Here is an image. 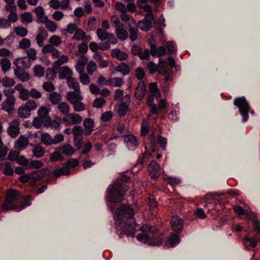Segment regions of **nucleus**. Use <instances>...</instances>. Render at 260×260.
<instances>
[{
	"label": "nucleus",
	"mask_w": 260,
	"mask_h": 260,
	"mask_svg": "<svg viewBox=\"0 0 260 260\" xmlns=\"http://www.w3.org/2000/svg\"><path fill=\"white\" fill-rule=\"evenodd\" d=\"M72 70L68 67L63 66L61 68L60 71L59 73V78L67 80L68 77H72Z\"/></svg>",
	"instance_id": "18"
},
{
	"label": "nucleus",
	"mask_w": 260,
	"mask_h": 260,
	"mask_svg": "<svg viewBox=\"0 0 260 260\" xmlns=\"http://www.w3.org/2000/svg\"><path fill=\"white\" fill-rule=\"evenodd\" d=\"M136 76L138 80H141L144 77L145 73L143 69L141 67H139L135 71Z\"/></svg>",
	"instance_id": "60"
},
{
	"label": "nucleus",
	"mask_w": 260,
	"mask_h": 260,
	"mask_svg": "<svg viewBox=\"0 0 260 260\" xmlns=\"http://www.w3.org/2000/svg\"><path fill=\"white\" fill-rule=\"evenodd\" d=\"M67 81L69 83V86L73 88L76 91H80V86L78 82H76L75 79L72 77H68Z\"/></svg>",
	"instance_id": "31"
},
{
	"label": "nucleus",
	"mask_w": 260,
	"mask_h": 260,
	"mask_svg": "<svg viewBox=\"0 0 260 260\" xmlns=\"http://www.w3.org/2000/svg\"><path fill=\"white\" fill-rule=\"evenodd\" d=\"M25 108L30 112L31 111L34 110L37 107L36 102L34 100H28L23 106Z\"/></svg>",
	"instance_id": "32"
},
{
	"label": "nucleus",
	"mask_w": 260,
	"mask_h": 260,
	"mask_svg": "<svg viewBox=\"0 0 260 260\" xmlns=\"http://www.w3.org/2000/svg\"><path fill=\"white\" fill-rule=\"evenodd\" d=\"M18 115L20 118H27L30 116V113L22 106L20 107L18 110Z\"/></svg>",
	"instance_id": "34"
},
{
	"label": "nucleus",
	"mask_w": 260,
	"mask_h": 260,
	"mask_svg": "<svg viewBox=\"0 0 260 260\" xmlns=\"http://www.w3.org/2000/svg\"><path fill=\"white\" fill-rule=\"evenodd\" d=\"M44 89L48 92H52L55 89V86L51 82H44L43 84Z\"/></svg>",
	"instance_id": "59"
},
{
	"label": "nucleus",
	"mask_w": 260,
	"mask_h": 260,
	"mask_svg": "<svg viewBox=\"0 0 260 260\" xmlns=\"http://www.w3.org/2000/svg\"><path fill=\"white\" fill-rule=\"evenodd\" d=\"M49 158L51 162L58 160L62 161L64 159L63 156L61 155L60 150H57V147L55 149V151L50 154Z\"/></svg>",
	"instance_id": "20"
},
{
	"label": "nucleus",
	"mask_w": 260,
	"mask_h": 260,
	"mask_svg": "<svg viewBox=\"0 0 260 260\" xmlns=\"http://www.w3.org/2000/svg\"><path fill=\"white\" fill-rule=\"evenodd\" d=\"M150 50H149L148 49H146L144 50L143 52H142V51L141 52L139 57L141 60H149L150 59Z\"/></svg>",
	"instance_id": "46"
},
{
	"label": "nucleus",
	"mask_w": 260,
	"mask_h": 260,
	"mask_svg": "<svg viewBox=\"0 0 260 260\" xmlns=\"http://www.w3.org/2000/svg\"><path fill=\"white\" fill-rule=\"evenodd\" d=\"M149 44L150 47L151 53L154 57H161L166 54V48L164 46H160L158 48L155 44L151 43V41H149Z\"/></svg>",
	"instance_id": "9"
},
{
	"label": "nucleus",
	"mask_w": 260,
	"mask_h": 260,
	"mask_svg": "<svg viewBox=\"0 0 260 260\" xmlns=\"http://www.w3.org/2000/svg\"><path fill=\"white\" fill-rule=\"evenodd\" d=\"M62 64L59 59L55 61L53 63L52 69L48 68L47 70V74L50 73L52 75V77H55L56 76V70Z\"/></svg>",
	"instance_id": "23"
},
{
	"label": "nucleus",
	"mask_w": 260,
	"mask_h": 260,
	"mask_svg": "<svg viewBox=\"0 0 260 260\" xmlns=\"http://www.w3.org/2000/svg\"><path fill=\"white\" fill-rule=\"evenodd\" d=\"M21 21L22 23H30L32 21V17L30 12H24L21 15Z\"/></svg>",
	"instance_id": "43"
},
{
	"label": "nucleus",
	"mask_w": 260,
	"mask_h": 260,
	"mask_svg": "<svg viewBox=\"0 0 260 260\" xmlns=\"http://www.w3.org/2000/svg\"><path fill=\"white\" fill-rule=\"evenodd\" d=\"M115 70L116 71L122 73L123 75H128L130 71L129 67L125 62H123L117 66Z\"/></svg>",
	"instance_id": "19"
},
{
	"label": "nucleus",
	"mask_w": 260,
	"mask_h": 260,
	"mask_svg": "<svg viewBox=\"0 0 260 260\" xmlns=\"http://www.w3.org/2000/svg\"><path fill=\"white\" fill-rule=\"evenodd\" d=\"M30 41L26 38H23L19 43V47L22 49H28L30 46Z\"/></svg>",
	"instance_id": "47"
},
{
	"label": "nucleus",
	"mask_w": 260,
	"mask_h": 260,
	"mask_svg": "<svg viewBox=\"0 0 260 260\" xmlns=\"http://www.w3.org/2000/svg\"><path fill=\"white\" fill-rule=\"evenodd\" d=\"M129 104L127 102H121L119 104L118 112L121 116H124L126 111L128 110Z\"/></svg>",
	"instance_id": "39"
},
{
	"label": "nucleus",
	"mask_w": 260,
	"mask_h": 260,
	"mask_svg": "<svg viewBox=\"0 0 260 260\" xmlns=\"http://www.w3.org/2000/svg\"><path fill=\"white\" fill-rule=\"evenodd\" d=\"M50 111V108H47L44 106H41L38 111V116L41 118H44L49 116V113Z\"/></svg>",
	"instance_id": "30"
},
{
	"label": "nucleus",
	"mask_w": 260,
	"mask_h": 260,
	"mask_svg": "<svg viewBox=\"0 0 260 260\" xmlns=\"http://www.w3.org/2000/svg\"><path fill=\"white\" fill-rule=\"evenodd\" d=\"M106 103L105 100L101 98H96L93 103V106L97 108H101Z\"/></svg>",
	"instance_id": "53"
},
{
	"label": "nucleus",
	"mask_w": 260,
	"mask_h": 260,
	"mask_svg": "<svg viewBox=\"0 0 260 260\" xmlns=\"http://www.w3.org/2000/svg\"><path fill=\"white\" fill-rule=\"evenodd\" d=\"M73 142L74 146L76 147L77 150H79L82 147L83 144V137H74L73 138Z\"/></svg>",
	"instance_id": "48"
},
{
	"label": "nucleus",
	"mask_w": 260,
	"mask_h": 260,
	"mask_svg": "<svg viewBox=\"0 0 260 260\" xmlns=\"http://www.w3.org/2000/svg\"><path fill=\"white\" fill-rule=\"evenodd\" d=\"M8 134L12 138H16L20 133L19 127H12L9 129V126L7 128Z\"/></svg>",
	"instance_id": "45"
},
{
	"label": "nucleus",
	"mask_w": 260,
	"mask_h": 260,
	"mask_svg": "<svg viewBox=\"0 0 260 260\" xmlns=\"http://www.w3.org/2000/svg\"><path fill=\"white\" fill-rule=\"evenodd\" d=\"M139 26L142 31H148L153 27V22L147 19H144L139 21Z\"/></svg>",
	"instance_id": "13"
},
{
	"label": "nucleus",
	"mask_w": 260,
	"mask_h": 260,
	"mask_svg": "<svg viewBox=\"0 0 260 260\" xmlns=\"http://www.w3.org/2000/svg\"><path fill=\"white\" fill-rule=\"evenodd\" d=\"M129 31V39L133 41H135L138 38V29L128 24Z\"/></svg>",
	"instance_id": "36"
},
{
	"label": "nucleus",
	"mask_w": 260,
	"mask_h": 260,
	"mask_svg": "<svg viewBox=\"0 0 260 260\" xmlns=\"http://www.w3.org/2000/svg\"><path fill=\"white\" fill-rule=\"evenodd\" d=\"M234 105L237 106L240 114L242 116V121L245 122L249 118L248 113L250 112V105L244 96L238 98L234 100ZM252 114H254V111H250Z\"/></svg>",
	"instance_id": "3"
},
{
	"label": "nucleus",
	"mask_w": 260,
	"mask_h": 260,
	"mask_svg": "<svg viewBox=\"0 0 260 260\" xmlns=\"http://www.w3.org/2000/svg\"><path fill=\"white\" fill-rule=\"evenodd\" d=\"M19 94V98L24 101L28 100L29 98V91L25 88L21 91Z\"/></svg>",
	"instance_id": "63"
},
{
	"label": "nucleus",
	"mask_w": 260,
	"mask_h": 260,
	"mask_svg": "<svg viewBox=\"0 0 260 260\" xmlns=\"http://www.w3.org/2000/svg\"><path fill=\"white\" fill-rule=\"evenodd\" d=\"M72 133L74 137H83L84 129L81 126L75 125L72 129Z\"/></svg>",
	"instance_id": "27"
},
{
	"label": "nucleus",
	"mask_w": 260,
	"mask_h": 260,
	"mask_svg": "<svg viewBox=\"0 0 260 260\" xmlns=\"http://www.w3.org/2000/svg\"><path fill=\"white\" fill-rule=\"evenodd\" d=\"M258 243L257 239L250 235H247L243 238V243L245 248L248 250L250 248H255Z\"/></svg>",
	"instance_id": "8"
},
{
	"label": "nucleus",
	"mask_w": 260,
	"mask_h": 260,
	"mask_svg": "<svg viewBox=\"0 0 260 260\" xmlns=\"http://www.w3.org/2000/svg\"><path fill=\"white\" fill-rule=\"evenodd\" d=\"M166 46L170 53H174L177 51L176 44L173 41H168L167 43Z\"/></svg>",
	"instance_id": "51"
},
{
	"label": "nucleus",
	"mask_w": 260,
	"mask_h": 260,
	"mask_svg": "<svg viewBox=\"0 0 260 260\" xmlns=\"http://www.w3.org/2000/svg\"><path fill=\"white\" fill-rule=\"evenodd\" d=\"M15 65L17 68L14 70V74L16 77L22 82L27 81L30 78V76L27 72L18 66L17 61H15Z\"/></svg>",
	"instance_id": "7"
},
{
	"label": "nucleus",
	"mask_w": 260,
	"mask_h": 260,
	"mask_svg": "<svg viewBox=\"0 0 260 260\" xmlns=\"http://www.w3.org/2000/svg\"><path fill=\"white\" fill-rule=\"evenodd\" d=\"M68 117L71 120V124H80L83 120L82 117L78 114L70 113L68 114Z\"/></svg>",
	"instance_id": "24"
},
{
	"label": "nucleus",
	"mask_w": 260,
	"mask_h": 260,
	"mask_svg": "<svg viewBox=\"0 0 260 260\" xmlns=\"http://www.w3.org/2000/svg\"><path fill=\"white\" fill-rule=\"evenodd\" d=\"M41 141L44 144L48 146L53 144V140L51 136L47 133L42 134Z\"/></svg>",
	"instance_id": "25"
},
{
	"label": "nucleus",
	"mask_w": 260,
	"mask_h": 260,
	"mask_svg": "<svg viewBox=\"0 0 260 260\" xmlns=\"http://www.w3.org/2000/svg\"><path fill=\"white\" fill-rule=\"evenodd\" d=\"M84 36H85V32L82 29L78 28L75 32L73 39L79 41L82 39Z\"/></svg>",
	"instance_id": "54"
},
{
	"label": "nucleus",
	"mask_w": 260,
	"mask_h": 260,
	"mask_svg": "<svg viewBox=\"0 0 260 260\" xmlns=\"http://www.w3.org/2000/svg\"><path fill=\"white\" fill-rule=\"evenodd\" d=\"M111 55L113 57L116 58L120 61L125 60L128 57V55L125 52L121 51L119 49L112 50Z\"/></svg>",
	"instance_id": "15"
},
{
	"label": "nucleus",
	"mask_w": 260,
	"mask_h": 260,
	"mask_svg": "<svg viewBox=\"0 0 260 260\" xmlns=\"http://www.w3.org/2000/svg\"><path fill=\"white\" fill-rule=\"evenodd\" d=\"M112 117V112L111 111H107L102 114L101 119L103 122H107L110 121Z\"/></svg>",
	"instance_id": "55"
},
{
	"label": "nucleus",
	"mask_w": 260,
	"mask_h": 260,
	"mask_svg": "<svg viewBox=\"0 0 260 260\" xmlns=\"http://www.w3.org/2000/svg\"><path fill=\"white\" fill-rule=\"evenodd\" d=\"M34 155L37 158L42 157L44 154V149L40 146H37L32 149Z\"/></svg>",
	"instance_id": "40"
},
{
	"label": "nucleus",
	"mask_w": 260,
	"mask_h": 260,
	"mask_svg": "<svg viewBox=\"0 0 260 260\" xmlns=\"http://www.w3.org/2000/svg\"><path fill=\"white\" fill-rule=\"evenodd\" d=\"M148 170L151 179L156 180L160 175V167L159 165L155 160L150 162L148 166Z\"/></svg>",
	"instance_id": "4"
},
{
	"label": "nucleus",
	"mask_w": 260,
	"mask_h": 260,
	"mask_svg": "<svg viewBox=\"0 0 260 260\" xmlns=\"http://www.w3.org/2000/svg\"><path fill=\"white\" fill-rule=\"evenodd\" d=\"M1 65L4 73H6L10 68L11 63L8 58L5 57L1 59Z\"/></svg>",
	"instance_id": "28"
},
{
	"label": "nucleus",
	"mask_w": 260,
	"mask_h": 260,
	"mask_svg": "<svg viewBox=\"0 0 260 260\" xmlns=\"http://www.w3.org/2000/svg\"><path fill=\"white\" fill-rule=\"evenodd\" d=\"M42 118L38 117L34 118L31 125L34 126L36 129L40 128L43 125Z\"/></svg>",
	"instance_id": "49"
},
{
	"label": "nucleus",
	"mask_w": 260,
	"mask_h": 260,
	"mask_svg": "<svg viewBox=\"0 0 260 260\" xmlns=\"http://www.w3.org/2000/svg\"><path fill=\"white\" fill-rule=\"evenodd\" d=\"M49 42L55 46H58L61 44L60 38L56 35L51 37L49 39Z\"/></svg>",
	"instance_id": "62"
},
{
	"label": "nucleus",
	"mask_w": 260,
	"mask_h": 260,
	"mask_svg": "<svg viewBox=\"0 0 260 260\" xmlns=\"http://www.w3.org/2000/svg\"><path fill=\"white\" fill-rule=\"evenodd\" d=\"M34 72L36 76L38 77H41L44 75L45 70L41 66L36 65L34 68Z\"/></svg>",
	"instance_id": "41"
},
{
	"label": "nucleus",
	"mask_w": 260,
	"mask_h": 260,
	"mask_svg": "<svg viewBox=\"0 0 260 260\" xmlns=\"http://www.w3.org/2000/svg\"><path fill=\"white\" fill-rule=\"evenodd\" d=\"M14 31L17 36L21 37H25L28 33L27 29L26 28L21 26L16 27L14 29Z\"/></svg>",
	"instance_id": "42"
},
{
	"label": "nucleus",
	"mask_w": 260,
	"mask_h": 260,
	"mask_svg": "<svg viewBox=\"0 0 260 260\" xmlns=\"http://www.w3.org/2000/svg\"><path fill=\"white\" fill-rule=\"evenodd\" d=\"M21 198V194L19 191L14 189H10L6 196L5 203H3L2 207L4 211L15 210L19 212L26 207L31 205V196H27L23 199L21 204L19 206L14 203Z\"/></svg>",
	"instance_id": "2"
},
{
	"label": "nucleus",
	"mask_w": 260,
	"mask_h": 260,
	"mask_svg": "<svg viewBox=\"0 0 260 260\" xmlns=\"http://www.w3.org/2000/svg\"><path fill=\"white\" fill-rule=\"evenodd\" d=\"M58 110L63 115L68 116L70 112V107L68 103L64 102H60L57 107Z\"/></svg>",
	"instance_id": "21"
},
{
	"label": "nucleus",
	"mask_w": 260,
	"mask_h": 260,
	"mask_svg": "<svg viewBox=\"0 0 260 260\" xmlns=\"http://www.w3.org/2000/svg\"><path fill=\"white\" fill-rule=\"evenodd\" d=\"M46 27L49 31L51 32H54L57 29V26L55 22L53 21H48L47 22H44Z\"/></svg>",
	"instance_id": "44"
},
{
	"label": "nucleus",
	"mask_w": 260,
	"mask_h": 260,
	"mask_svg": "<svg viewBox=\"0 0 260 260\" xmlns=\"http://www.w3.org/2000/svg\"><path fill=\"white\" fill-rule=\"evenodd\" d=\"M76 55H79L80 57V58H81L80 59H78V62H78V67L80 66V72H83L84 69V66L87 63L88 58L84 55H78L77 54H76Z\"/></svg>",
	"instance_id": "35"
},
{
	"label": "nucleus",
	"mask_w": 260,
	"mask_h": 260,
	"mask_svg": "<svg viewBox=\"0 0 260 260\" xmlns=\"http://www.w3.org/2000/svg\"><path fill=\"white\" fill-rule=\"evenodd\" d=\"M96 34L99 39L102 41H104L107 40L111 34H109L106 31L103 30L101 28H98L97 29Z\"/></svg>",
	"instance_id": "33"
},
{
	"label": "nucleus",
	"mask_w": 260,
	"mask_h": 260,
	"mask_svg": "<svg viewBox=\"0 0 260 260\" xmlns=\"http://www.w3.org/2000/svg\"><path fill=\"white\" fill-rule=\"evenodd\" d=\"M18 164L27 167L28 165V160L23 155L19 156L16 158V160Z\"/></svg>",
	"instance_id": "50"
},
{
	"label": "nucleus",
	"mask_w": 260,
	"mask_h": 260,
	"mask_svg": "<svg viewBox=\"0 0 260 260\" xmlns=\"http://www.w3.org/2000/svg\"><path fill=\"white\" fill-rule=\"evenodd\" d=\"M57 150H59L61 154L69 156H71L75 152L73 147L69 144H65L62 146L58 147Z\"/></svg>",
	"instance_id": "12"
},
{
	"label": "nucleus",
	"mask_w": 260,
	"mask_h": 260,
	"mask_svg": "<svg viewBox=\"0 0 260 260\" xmlns=\"http://www.w3.org/2000/svg\"><path fill=\"white\" fill-rule=\"evenodd\" d=\"M2 85L6 87H11L15 84V81L13 79L5 77L2 80Z\"/></svg>",
	"instance_id": "37"
},
{
	"label": "nucleus",
	"mask_w": 260,
	"mask_h": 260,
	"mask_svg": "<svg viewBox=\"0 0 260 260\" xmlns=\"http://www.w3.org/2000/svg\"><path fill=\"white\" fill-rule=\"evenodd\" d=\"M157 142L161 149L164 150H166L167 143V139L164 137L159 136L157 137Z\"/></svg>",
	"instance_id": "61"
},
{
	"label": "nucleus",
	"mask_w": 260,
	"mask_h": 260,
	"mask_svg": "<svg viewBox=\"0 0 260 260\" xmlns=\"http://www.w3.org/2000/svg\"><path fill=\"white\" fill-rule=\"evenodd\" d=\"M28 140L27 138L23 135H21L16 142L17 147L20 149L25 148L28 145Z\"/></svg>",
	"instance_id": "22"
},
{
	"label": "nucleus",
	"mask_w": 260,
	"mask_h": 260,
	"mask_svg": "<svg viewBox=\"0 0 260 260\" xmlns=\"http://www.w3.org/2000/svg\"><path fill=\"white\" fill-rule=\"evenodd\" d=\"M124 81L122 78L114 77L112 79L111 85L115 87H121L123 84Z\"/></svg>",
	"instance_id": "52"
},
{
	"label": "nucleus",
	"mask_w": 260,
	"mask_h": 260,
	"mask_svg": "<svg viewBox=\"0 0 260 260\" xmlns=\"http://www.w3.org/2000/svg\"><path fill=\"white\" fill-rule=\"evenodd\" d=\"M131 174L129 172L121 174L120 178L110 184L107 191L108 206L113 215L116 230L120 231L119 237L121 238L126 235L134 237L136 231L141 230L142 233L137 236L138 240L149 246L160 245L164 243V235L152 227L141 226L137 223L134 217V209L121 203L126 192L130 188L126 183L130 181Z\"/></svg>",
	"instance_id": "1"
},
{
	"label": "nucleus",
	"mask_w": 260,
	"mask_h": 260,
	"mask_svg": "<svg viewBox=\"0 0 260 260\" xmlns=\"http://www.w3.org/2000/svg\"><path fill=\"white\" fill-rule=\"evenodd\" d=\"M77 28V25L75 23H71L68 24L66 28L61 30V34L62 35H65L67 33L72 35L74 31L75 32Z\"/></svg>",
	"instance_id": "26"
},
{
	"label": "nucleus",
	"mask_w": 260,
	"mask_h": 260,
	"mask_svg": "<svg viewBox=\"0 0 260 260\" xmlns=\"http://www.w3.org/2000/svg\"><path fill=\"white\" fill-rule=\"evenodd\" d=\"M96 67V64L94 61L92 60L90 61L86 68L88 74L92 75L95 70Z\"/></svg>",
	"instance_id": "56"
},
{
	"label": "nucleus",
	"mask_w": 260,
	"mask_h": 260,
	"mask_svg": "<svg viewBox=\"0 0 260 260\" xmlns=\"http://www.w3.org/2000/svg\"><path fill=\"white\" fill-rule=\"evenodd\" d=\"M70 173L69 167L65 164H63L61 168H57L52 172L54 176L58 178L62 175H67Z\"/></svg>",
	"instance_id": "11"
},
{
	"label": "nucleus",
	"mask_w": 260,
	"mask_h": 260,
	"mask_svg": "<svg viewBox=\"0 0 260 260\" xmlns=\"http://www.w3.org/2000/svg\"><path fill=\"white\" fill-rule=\"evenodd\" d=\"M180 241V237L176 234H171L167 241V244L171 247H174L177 245Z\"/></svg>",
	"instance_id": "17"
},
{
	"label": "nucleus",
	"mask_w": 260,
	"mask_h": 260,
	"mask_svg": "<svg viewBox=\"0 0 260 260\" xmlns=\"http://www.w3.org/2000/svg\"><path fill=\"white\" fill-rule=\"evenodd\" d=\"M116 32L118 39L120 40L123 41L126 40L128 37L127 32L124 28H117L116 29Z\"/></svg>",
	"instance_id": "29"
},
{
	"label": "nucleus",
	"mask_w": 260,
	"mask_h": 260,
	"mask_svg": "<svg viewBox=\"0 0 260 260\" xmlns=\"http://www.w3.org/2000/svg\"><path fill=\"white\" fill-rule=\"evenodd\" d=\"M147 68L150 74H154L157 71L158 68L156 64L153 61H149L147 64Z\"/></svg>",
	"instance_id": "57"
},
{
	"label": "nucleus",
	"mask_w": 260,
	"mask_h": 260,
	"mask_svg": "<svg viewBox=\"0 0 260 260\" xmlns=\"http://www.w3.org/2000/svg\"><path fill=\"white\" fill-rule=\"evenodd\" d=\"M124 141L127 143L129 149H133L138 145L137 140L133 135H127L124 138Z\"/></svg>",
	"instance_id": "14"
},
{
	"label": "nucleus",
	"mask_w": 260,
	"mask_h": 260,
	"mask_svg": "<svg viewBox=\"0 0 260 260\" xmlns=\"http://www.w3.org/2000/svg\"><path fill=\"white\" fill-rule=\"evenodd\" d=\"M83 126L85 129H92L95 126V123L91 118H86L83 121Z\"/></svg>",
	"instance_id": "38"
},
{
	"label": "nucleus",
	"mask_w": 260,
	"mask_h": 260,
	"mask_svg": "<svg viewBox=\"0 0 260 260\" xmlns=\"http://www.w3.org/2000/svg\"><path fill=\"white\" fill-rule=\"evenodd\" d=\"M170 222L174 231L177 233H180L182 232L183 227V221L181 218L178 216H173Z\"/></svg>",
	"instance_id": "6"
},
{
	"label": "nucleus",
	"mask_w": 260,
	"mask_h": 260,
	"mask_svg": "<svg viewBox=\"0 0 260 260\" xmlns=\"http://www.w3.org/2000/svg\"><path fill=\"white\" fill-rule=\"evenodd\" d=\"M136 90L138 91L142 92L141 98L143 97L146 91V87L143 81H140L136 89Z\"/></svg>",
	"instance_id": "58"
},
{
	"label": "nucleus",
	"mask_w": 260,
	"mask_h": 260,
	"mask_svg": "<svg viewBox=\"0 0 260 260\" xmlns=\"http://www.w3.org/2000/svg\"><path fill=\"white\" fill-rule=\"evenodd\" d=\"M14 102L15 98L14 96L7 98L2 104V110L6 111L10 115H11L14 110Z\"/></svg>",
	"instance_id": "5"
},
{
	"label": "nucleus",
	"mask_w": 260,
	"mask_h": 260,
	"mask_svg": "<svg viewBox=\"0 0 260 260\" xmlns=\"http://www.w3.org/2000/svg\"><path fill=\"white\" fill-rule=\"evenodd\" d=\"M48 100L52 105H57L61 101V95L57 92L52 91L50 93Z\"/></svg>",
	"instance_id": "16"
},
{
	"label": "nucleus",
	"mask_w": 260,
	"mask_h": 260,
	"mask_svg": "<svg viewBox=\"0 0 260 260\" xmlns=\"http://www.w3.org/2000/svg\"><path fill=\"white\" fill-rule=\"evenodd\" d=\"M148 148L150 149L152 153H155L158 149L157 144L153 134L150 135L147 139L145 149L147 150Z\"/></svg>",
	"instance_id": "10"
},
{
	"label": "nucleus",
	"mask_w": 260,
	"mask_h": 260,
	"mask_svg": "<svg viewBox=\"0 0 260 260\" xmlns=\"http://www.w3.org/2000/svg\"><path fill=\"white\" fill-rule=\"evenodd\" d=\"M114 99L115 101H122L123 99V90L117 89L115 91Z\"/></svg>",
	"instance_id": "64"
}]
</instances>
